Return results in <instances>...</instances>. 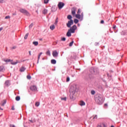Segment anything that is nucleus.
Segmentation results:
<instances>
[{"instance_id":"a211bd4d","label":"nucleus","mask_w":127,"mask_h":127,"mask_svg":"<svg viewBox=\"0 0 127 127\" xmlns=\"http://www.w3.org/2000/svg\"><path fill=\"white\" fill-rule=\"evenodd\" d=\"M79 105L80 106H85V102L84 101H80V102L79 103Z\"/></svg>"},{"instance_id":"423d86ee","label":"nucleus","mask_w":127,"mask_h":127,"mask_svg":"<svg viewBox=\"0 0 127 127\" xmlns=\"http://www.w3.org/2000/svg\"><path fill=\"white\" fill-rule=\"evenodd\" d=\"M71 14L73 16H75L76 15V8L75 7H72L71 9Z\"/></svg>"},{"instance_id":"c03bdc74","label":"nucleus","mask_w":127,"mask_h":127,"mask_svg":"<svg viewBox=\"0 0 127 127\" xmlns=\"http://www.w3.org/2000/svg\"><path fill=\"white\" fill-rule=\"evenodd\" d=\"M39 59H40V56H38V62L39 61Z\"/></svg>"},{"instance_id":"b1692460","label":"nucleus","mask_w":127,"mask_h":127,"mask_svg":"<svg viewBox=\"0 0 127 127\" xmlns=\"http://www.w3.org/2000/svg\"><path fill=\"white\" fill-rule=\"evenodd\" d=\"M52 64H56V60H51Z\"/></svg>"},{"instance_id":"aec40b11","label":"nucleus","mask_w":127,"mask_h":127,"mask_svg":"<svg viewBox=\"0 0 127 127\" xmlns=\"http://www.w3.org/2000/svg\"><path fill=\"white\" fill-rule=\"evenodd\" d=\"M6 104V100H3V103H1V106H3Z\"/></svg>"},{"instance_id":"37998d69","label":"nucleus","mask_w":127,"mask_h":127,"mask_svg":"<svg viewBox=\"0 0 127 127\" xmlns=\"http://www.w3.org/2000/svg\"><path fill=\"white\" fill-rule=\"evenodd\" d=\"M96 71H97V69H95V70H94V74H98V72H97Z\"/></svg>"},{"instance_id":"20e7f679","label":"nucleus","mask_w":127,"mask_h":127,"mask_svg":"<svg viewBox=\"0 0 127 127\" xmlns=\"http://www.w3.org/2000/svg\"><path fill=\"white\" fill-rule=\"evenodd\" d=\"M19 11L22 13H24L25 14H26V15H29V13H28V12H27V11L24 9H20L19 10Z\"/></svg>"},{"instance_id":"e433bc0d","label":"nucleus","mask_w":127,"mask_h":127,"mask_svg":"<svg viewBox=\"0 0 127 127\" xmlns=\"http://www.w3.org/2000/svg\"><path fill=\"white\" fill-rule=\"evenodd\" d=\"M27 78L29 80H30V79H31V76H30V75H27Z\"/></svg>"},{"instance_id":"8fccbe9b","label":"nucleus","mask_w":127,"mask_h":127,"mask_svg":"<svg viewBox=\"0 0 127 127\" xmlns=\"http://www.w3.org/2000/svg\"><path fill=\"white\" fill-rule=\"evenodd\" d=\"M100 23H104V20H101V22H100Z\"/></svg>"},{"instance_id":"a878e982","label":"nucleus","mask_w":127,"mask_h":127,"mask_svg":"<svg viewBox=\"0 0 127 127\" xmlns=\"http://www.w3.org/2000/svg\"><path fill=\"white\" fill-rule=\"evenodd\" d=\"M74 44V41H72L70 43H69V46L70 47H71L72 46V45H73V44Z\"/></svg>"},{"instance_id":"4468645a","label":"nucleus","mask_w":127,"mask_h":127,"mask_svg":"<svg viewBox=\"0 0 127 127\" xmlns=\"http://www.w3.org/2000/svg\"><path fill=\"white\" fill-rule=\"evenodd\" d=\"M50 29H51V30H54V29H55V25H51L50 27Z\"/></svg>"},{"instance_id":"2f4dec72","label":"nucleus","mask_w":127,"mask_h":127,"mask_svg":"<svg viewBox=\"0 0 127 127\" xmlns=\"http://www.w3.org/2000/svg\"><path fill=\"white\" fill-rule=\"evenodd\" d=\"M28 35H29L28 33H27V34L25 35V37H24V39H27V37H28Z\"/></svg>"},{"instance_id":"f704fd0d","label":"nucleus","mask_w":127,"mask_h":127,"mask_svg":"<svg viewBox=\"0 0 127 127\" xmlns=\"http://www.w3.org/2000/svg\"><path fill=\"white\" fill-rule=\"evenodd\" d=\"M81 13V9H78L77 11V14H80Z\"/></svg>"},{"instance_id":"f8f14e48","label":"nucleus","mask_w":127,"mask_h":127,"mask_svg":"<svg viewBox=\"0 0 127 127\" xmlns=\"http://www.w3.org/2000/svg\"><path fill=\"white\" fill-rule=\"evenodd\" d=\"M26 68L24 66H22L19 69L20 72H24L26 70Z\"/></svg>"},{"instance_id":"4d7b16f0","label":"nucleus","mask_w":127,"mask_h":127,"mask_svg":"<svg viewBox=\"0 0 127 127\" xmlns=\"http://www.w3.org/2000/svg\"><path fill=\"white\" fill-rule=\"evenodd\" d=\"M104 105L105 106V107H107L108 106V104H105Z\"/></svg>"},{"instance_id":"a19ab883","label":"nucleus","mask_w":127,"mask_h":127,"mask_svg":"<svg viewBox=\"0 0 127 127\" xmlns=\"http://www.w3.org/2000/svg\"><path fill=\"white\" fill-rule=\"evenodd\" d=\"M70 81V78L69 77H66V82Z\"/></svg>"},{"instance_id":"6e6d98bb","label":"nucleus","mask_w":127,"mask_h":127,"mask_svg":"<svg viewBox=\"0 0 127 127\" xmlns=\"http://www.w3.org/2000/svg\"><path fill=\"white\" fill-rule=\"evenodd\" d=\"M2 30V28H0V31H1Z\"/></svg>"},{"instance_id":"5701e85b","label":"nucleus","mask_w":127,"mask_h":127,"mask_svg":"<svg viewBox=\"0 0 127 127\" xmlns=\"http://www.w3.org/2000/svg\"><path fill=\"white\" fill-rule=\"evenodd\" d=\"M5 85L6 86H9V81L7 80L5 82Z\"/></svg>"},{"instance_id":"6ab92c4d","label":"nucleus","mask_w":127,"mask_h":127,"mask_svg":"<svg viewBox=\"0 0 127 127\" xmlns=\"http://www.w3.org/2000/svg\"><path fill=\"white\" fill-rule=\"evenodd\" d=\"M48 12V10H47V9H44V10L43 11V14H46V13H47Z\"/></svg>"},{"instance_id":"412c9836","label":"nucleus","mask_w":127,"mask_h":127,"mask_svg":"<svg viewBox=\"0 0 127 127\" xmlns=\"http://www.w3.org/2000/svg\"><path fill=\"white\" fill-rule=\"evenodd\" d=\"M33 44L35 45V46H37V45H38V42L37 41L33 42Z\"/></svg>"},{"instance_id":"9b49d317","label":"nucleus","mask_w":127,"mask_h":127,"mask_svg":"<svg viewBox=\"0 0 127 127\" xmlns=\"http://www.w3.org/2000/svg\"><path fill=\"white\" fill-rule=\"evenodd\" d=\"M97 127H107V125L105 123H100L97 126Z\"/></svg>"},{"instance_id":"2eb2a0df","label":"nucleus","mask_w":127,"mask_h":127,"mask_svg":"<svg viewBox=\"0 0 127 127\" xmlns=\"http://www.w3.org/2000/svg\"><path fill=\"white\" fill-rule=\"evenodd\" d=\"M71 32L68 30L67 32L66 33V36H67L68 37H70V36H71Z\"/></svg>"},{"instance_id":"0eeeda50","label":"nucleus","mask_w":127,"mask_h":127,"mask_svg":"<svg viewBox=\"0 0 127 127\" xmlns=\"http://www.w3.org/2000/svg\"><path fill=\"white\" fill-rule=\"evenodd\" d=\"M73 20L71 19L70 21H68V23L66 24L67 27H71V25L73 24Z\"/></svg>"},{"instance_id":"49530a36","label":"nucleus","mask_w":127,"mask_h":127,"mask_svg":"<svg viewBox=\"0 0 127 127\" xmlns=\"http://www.w3.org/2000/svg\"><path fill=\"white\" fill-rule=\"evenodd\" d=\"M10 127H15L14 125H10Z\"/></svg>"},{"instance_id":"13d9d810","label":"nucleus","mask_w":127,"mask_h":127,"mask_svg":"<svg viewBox=\"0 0 127 127\" xmlns=\"http://www.w3.org/2000/svg\"><path fill=\"white\" fill-rule=\"evenodd\" d=\"M114 29H115V28H116V26H114L113 27Z\"/></svg>"},{"instance_id":"393cba45","label":"nucleus","mask_w":127,"mask_h":127,"mask_svg":"<svg viewBox=\"0 0 127 127\" xmlns=\"http://www.w3.org/2000/svg\"><path fill=\"white\" fill-rule=\"evenodd\" d=\"M74 23L77 24L79 22V20H78L77 19H74Z\"/></svg>"},{"instance_id":"c85d7f7f","label":"nucleus","mask_w":127,"mask_h":127,"mask_svg":"<svg viewBox=\"0 0 127 127\" xmlns=\"http://www.w3.org/2000/svg\"><path fill=\"white\" fill-rule=\"evenodd\" d=\"M16 101H19L20 100V97L19 96H16L15 98Z\"/></svg>"},{"instance_id":"c9c22d12","label":"nucleus","mask_w":127,"mask_h":127,"mask_svg":"<svg viewBox=\"0 0 127 127\" xmlns=\"http://www.w3.org/2000/svg\"><path fill=\"white\" fill-rule=\"evenodd\" d=\"M10 18V17L9 16H6L5 17V19H8Z\"/></svg>"},{"instance_id":"603ef678","label":"nucleus","mask_w":127,"mask_h":127,"mask_svg":"<svg viewBox=\"0 0 127 127\" xmlns=\"http://www.w3.org/2000/svg\"><path fill=\"white\" fill-rule=\"evenodd\" d=\"M42 55V53H40L39 56H41Z\"/></svg>"},{"instance_id":"c756f323","label":"nucleus","mask_w":127,"mask_h":127,"mask_svg":"<svg viewBox=\"0 0 127 127\" xmlns=\"http://www.w3.org/2000/svg\"><path fill=\"white\" fill-rule=\"evenodd\" d=\"M39 105H40V104L39 103V102H37L35 103V106L36 107H39Z\"/></svg>"},{"instance_id":"de8ad7c7","label":"nucleus","mask_w":127,"mask_h":127,"mask_svg":"<svg viewBox=\"0 0 127 127\" xmlns=\"http://www.w3.org/2000/svg\"><path fill=\"white\" fill-rule=\"evenodd\" d=\"M16 48V46H14V47H13L12 48V49H15Z\"/></svg>"},{"instance_id":"dca6fc26","label":"nucleus","mask_w":127,"mask_h":127,"mask_svg":"<svg viewBox=\"0 0 127 127\" xmlns=\"http://www.w3.org/2000/svg\"><path fill=\"white\" fill-rule=\"evenodd\" d=\"M4 71V67L3 66H0V72H3Z\"/></svg>"},{"instance_id":"473e14b6","label":"nucleus","mask_w":127,"mask_h":127,"mask_svg":"<svg viewBox=\"0 0 127 127\" xmlns=\"http://www.w3.org/2000/svg\"><path fill=\"white\" fill-rule=\"evenodd\" d=\"M44 3L47 4L48 2H49V0H44Z\"/></svg>"},{"instance_id":"f3484780","label":"nucleus","mask_w":127,"mask_h":127,"mask_svg":"<svg viewBox=\"0 0 127 127\" xmlns=\"http://www.w3.org/2000/svg\"><path fill=\"white\" fill-rule=\"evenodd\" d=\"M69 32H70L71 33H75V31L72 28H70V29L68 30Z\"/></svg>"},{"instance_id":"cd10ccee","label":"nucleus","mask_w":127,"mask_h":127,"mask_svg":"<svg viewBox=\"0 0 127 127\" xmlns=\"http://www.w3.org/2000/svg\"><path fill=\"white\" fill-rule=\"evenodd\" d=\"M67 19H72V16H71L70 15H68L67 17Z\"/></svg>"},{"instance_id":"09e8293b","label":"nucleus","mask_w":127,"mask_h":127,"mask_svg":"<svg viewBox=\"0 0 127 127\" xmlns=\"http://www.w3.org/2000/svg\"><path fill=\"white\" fill-rule=\"evenodd\" d=\"M29 54L30 56H31V51H29Z\"/></svg>"},{"instance_id":"7ed1b4c3","label":"nucleus","mask_w":127,"mask_h":127,"mask_svg":"<svg viewBox=\"0 0 127 127\" xmlns=\"http://www.w3.org/2000/svg\"><path fill=\"white\" fill-rule=\"evenodd\" d=\"M3 61H4V62L7 63V62H11V64L12 65H16V64H17V63H19V62H18L17 61L16 62H13L12 61L9 60V59H3Z\"/></svg>"},{"instance_id":"5fc2aeb1","label":"nucleus","mask_w":127,"mask_h":127,"mask_svg":"<svg viewBox=\"0 0 127 127\" xmlns=\"http://www.w3.org/2000/svg\"><path fill=\"white\" fill-rule=\"evenodd\" d=\"M12 14L13 15H16V13H13Z\"/></svg>"},{"instance_id":"1a4fd4ad","label":"nucleus","mask_w":127,"mask_h":127,"mask_svg":"<svg viewBox=\"0 0 127 127\" xmlns=\"http://www.w3.org/2000/svg\"><path fill=\"white\" fill-rule=\"evenodd\" d=\"M30 89L31 91H33L35 92V91H37V87L35 85H32L30 87Z\"/></svg>"},{"instance_id":"ddd939ff","label":"nucleus","mask_w":127,"mask_h":127,"mask_svg":"<svg viewBox=\"0 0 127 127\" xmlns=\"http://www.w3.org/2000/svg\"><path fill=\"white\" fill-rule=\"evenodd\" d=\"M70 98L71 100L75 99V95L73 93H70Z\"/></svg>"},{"instance_id":"39448f33","label":"nucleus","mask_w":127,"mask_h":127,"mask_svg":"<svg viewBox=\"0 0 127 127\" xmlns=\"http://www.w3.org/2000/svg\"><path fill=\"white\" fill-rule=\"evenodd\" d=\"M64 5H65V4L64 2H60L58 4L59 9H61V8L64 6Z\"/></svg>"},{"instance_id":"052dcab7","label":"nucleus","mask_w":127,"mask_h":127,"mask_svg":"<svg viewBox=\"0 0 127 127\" xmlns=\"http://www.w3.org/2000/svg\"><path fill=\"white\" fill-rule=\"evenodd\" d=\"M111 127H115L114 126H111Z\"/></svg>"},{"instance_id":"bb28decb","label":"nucleus","mask_w":127,"mask_h":127,"mask_svg":"<svg viewBox=\"0 0 127 127\" xmlns=\"http://www.w3.org/2000/svg\"><path fill=\"white\" fill-rule=\"evenodd\" d=\"M46 54L47 55H48V56H50L51 55V54L50 51H48L46 53Z\"/></svg>"},{"instance_id":"4c0bfd02","label":"nucleus","mask_w":127,"mask_h":127,"mask_svg":"<svg viewBox=\"0 0 127 127\" xmlns=\"http://www.w3.org/2000/svg\"><path fill=\"white\" fill-rule=\"evenodd\" d=\"M32 26H33V23H31V24L29 25V28H32Z\"/></svg>"},{"instance_id":"9d476101","label":"nucleus","mask_w":127,"mask_h":127,"mask_svg":"<svg viewBox=\"0 0 127 127\" xmlns=\"http://www.w3.org/2000/svg\"><path fill=\"white\" fill-rule=\"evenodd\" d=\"M53 56L54 57H58V52H57V51H53Z\"/></svg>"},{"instance_id":"79ce46f5","label":"nucleus","mask_w":127,"mask_h":127,"mask_svg":"<svg viewBox=\"0 0 127 127\" xmlns=\"http://www.w3.org/2000/svg\"><path fill=\"white\" fill-rule=\"evenodd\" d=\"M62 41H65L66 40V38L64 37L62 38Z\"/></svg>"},{"instance_id":"bf43d9fd","label":"nucleus","mask_w":127,"mask_h":127,"mask_svg":"<svg viewBox=\"0 0 127 127\" xmlns=\"http://www.w3.org/2000/svg\"><path fill=\"white\" fill-rule=\"evenodd\" d=\"M78 26H80V24H77Z\"/></svg>"},{"instance_id":"3c124183","label":"nucleus","mask_w":127,"mask_h":127,"mask_svg":"<svg viewBox=\"0 0 127 127\" xmlns=\"http://www.w3.org/2000/svg\"><path fill=\"white\" fill-rule=\"evenodd\" d=\"M81 16L82 17V18H83V16H84V15H83V13H81Z\"/></svg>"},{"instance_id":"6e6552de","label":"nucleus","mask_w":127,"mask_h":127,"mask_svg":"<svg viewBox=\"0 0 127 127\" xmlns=\"http://www.w3.org/2000/svg\"><path fill=\"white\" fill-rule=\"evenodd\" d=\"M75 16L76 18H78V19H79L80 21H82V20H83V17L81 16V15L79 14H75Z\"/></svg>"},{"instance_id":"4be33fe9","label":"nucleus","mask_w":127,"mask_h":127,"mask_svg":"<svg viewBox=\"0 0 127 127\" xmlns=\"http://www.w3.org/2000/svg\"><path fill=\"white\" fill-rule=\"evenodd\" d=\"M73 29H74V31L77 29V26L76 25H73L72 27H71Z\"/></svg>"},{"instance_id":"864d4df0","label":"nucleus","mask_w":127,"mask_h":127,"mask_svg":"<svg viewBox=\"0 0 127 127\" xmlns=\"http://www.w3.org/2000/svg\"><path fill=\"white\" fill-rule=\"evenodd\" d=\"M1 110V111H3V109H2L0 107V110Z\"/></svg>"},{"instance_id":"72a5a7b5","label":"nucleus","mask_w":127,"mask_h":127,"mask_svg":"<svg viewBox=\"0 0 127 127\" xmlns=\"http://www.w3.org/2000/svg\"><path fill=\"white\" fill-rule=\"evenodd\" d=\"M62 101H66L67 100V98L66 97H64L61 98Z\"/></svg>"},{"instance_id":"f257e3e1","label":"nucleus","mask_w":127,"mask_h":127,"mask_svg":"<svg viewBox=\"0 0 127 127\" xmlns=\"http://www.w3.org/2000/svg\"><path fill=\"white\" fill-rule=\"evenodd\" d=\"M95 100L96 103L98 104V105H102L104 103V97L102 95L98 94L95 96Z\"/></svg>"},{"instance_id":"f03ea898","label":"nucleus","mask_w":127,"mask_h":127,"mask_svg":"<svg viewBox=\"0 0 127 127\" xmlns=\"http://www.w3.org/2000/svg\"><path fill=\"white\" fill-rule=\"evenodd\" d=\"M77 91H78V89H77V86L76 85H72L70 86L69 89L70 94H75Z\"/></svg>"},{"instance_id":"58836bf2","label":"nucleus","mask_w":127,"mask_h":127,"mask_svg":"<svg viewBox=\"0 0 127 127\" xmlns=\"http://www.w3.org/2000/svg\"><path fill=\"white\" fill-rule=\"evenodd\" d=\"M98 119V116L97 115H95L94 116V117H93V120L94 119Z\"/></svg>"},{"instance_id":"7c9ffc66","label":"nucleus","mask_w":127,"mask_h":127,"mask_svg":"<svg viewBox=\"0 0 127 127\" xmlns=\"http://www.w3.org/2000/svg\"><path fill=\"white\" fill-rule=\"evenodd\" d=\"M91 95H95V94H96V92L94 90H92L91 91Z\"/></svg>"},{"instance_id":"a18cd8bd","label":"nucleus","mask_w":127,"mask_h":127,"mask_svg":"<svg viewBox=\"0 0 127 127\" xmlns=\"http://www.w3.org/2000/svg\"><path fill=\"white\" fill-rule=\"evenodd\" d=\"M11 110L12 111H14V107L12 106V108H11Z\"/></svg>"},{"instance_id":"ea45409f","label":"nucleus","mask_w":127,"mask_h":127,"mask_svg":"<svg viewBox=\"0 0 127 127\" xmlns=\"http://www.w3.org/2000/svg\"><path fill=\"white\" fill-rule=\"evenodd\" d=\"M57 23H58V18L56 19L55 24H57Z\"/></svg>"}]
</instances>
